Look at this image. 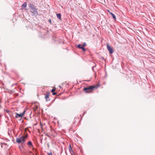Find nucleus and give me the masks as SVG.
Masks as SVG:
<instances>
[{
	"instance_id": "f257e3e1",
	"label": "nucleus",
	"mask_w": 155,
	"mask_h": 155,
	"mask_svg": "<svg viewBox=\"0 0 155 155\" xmlns=\"http://www.w3.org/2000/svg\"><path fill=\"white\" fill-rule=\"evenodd\" d=\"M99 84H97L94 85L89 86L86 87H85L83 89V91L86 93H90L92 92L94 89H97L98 87H100Z\"/></svg>"
},
{
	"instance_id": "423d86ee",
	"label": "nucleus",
	"mask_w": 155,
	"mask_h": 155,
	"mask_svg": "<svg viewBox=\"0 0 155 155\" xmlns=\"http://www.w3.org/2000/svg\"><path fill=\"white\" fill-rule=\"evenodd\" d=\"M25 111H24L22 113L20 114H18V113H16V115H15V117L16 118H21V117H23L24 114H25Z\"/></svg>"
},
{
	"instance_id": "2eb2a0df",
	"label": "nucleus",
	"mask_w": 155,
	"mask_h": 155,
	"mask_svg": "<svg viewBox=\"0 0 155 155\" xmlns=\"http://www.w3.org/2000/svg\"><path fill=\"white\" fill-rule=\"evenodd\" d=\"M49 22L50 23H51V20L50 19L49 20Z\"/></svg>"
},
{
	"instance_id": "f8f14e48",
	"label": "nucleus",
	"mask_w": 155,
	"mask_h": 155,
	"mask_svg": "<svg viewBox=\"0 0 155 155\" xmlns=\"http://www.w3.org/2000/svg\"><path fill=\"white\" fill-rule=\"evenodd\" d=\"M56 15H57L58 18V19L61 20V14H57Z\"/></svg>"
},
{
	"instance_id": "39448f33",
	"label": "nucleus",
	"mask_w": 155,
	"mask_h": 155,
	"mask_svg": "<svg viewBox=\"0 0 155 155\" xmlns=\"http://www.w3.org/2000/svg\"><path fill=\"white\" fill-rule=\"evenodd\" d=\"M107 48L110 54H112L113 52V48L110 46L108 43L107 44Z\"/></svg>"
},
{
	"instance_id": "9b49d317",
	"label": "nucleus",
	"mask_w": 155,
	"mask_h": 155,
	"mask_svg": "<svg viewBox=\"0 0 155 155\" xmlns=\"http://www.w3.org/2000/svg\"><path fill=\"white\" fill-rule=\"evenodd\" d=\"M55 91V89L54 88L52 89L51 91V92L52 93V94L53 95H55L57 93L54 92V91Z\"/></svg>"
},
{
	"instance_id": "ddd939ff",
	"label": "nucleus",
	"mask_w": 155,
	"mask_h": 155,
	"mask_svg": "<svg viewBox=\"0 0 155 155\" xmlns=\"http://www.w3.org/2000/svg\"><path fill=\"white\" fill-rule=\"evenodd\" d=\"M86 45V44L85 43H84L83 45H82V46L84 47H85Z\"/></svg>"
},
{
	"instance_id": "9d476101",
	"label": "nucleus",
	"mask_w": 155,
	"mask_h": 155,
	"mask_svg": "<svg viewBox=\"0 0 155 155\" xmlns=\"http://www.w3.org/2000/svg\"><path fill=\"white\" fill-rule=\"evenodd\" d=\"M110 14L112 15V16L113 18H114V19L115 20H116V17L115 15L112 12L110 13Z\"/></svg>"
},
{
	"instance_id": "a211bd4d",
	"label": "nucleus",
	"mask_w": 155,
	"mask_h": 155,
	"mask_svg": "<svg viewBox=\"0 0 155 155\" xmlns=\"http://www.w3.org/2000/svg\"><path fill=\"white\" fill-rule=\"evenodd\" d=\"M33 155H34V154H33Z\"/></svg>"
},
{
	"instance_id": "f03ea898",
	"label": "nucleus",
	"mask_w": 155,
	"mask_h": 155,
	"mask_svg": "<svg viewBox=\"0 0 155 155\" xmlns=\"http://www.w3.org/2000/svg\"><path fill=\"white\" fill-rule=\"evenodd\" d=\"M27 136H22L19 138H17L16 141L18 143H23L25 141V139L27 138Z\"/></svg>"
},
{
	"instance_id": "dca6fc26",
	"label": "nucleus",
	"mask_w": 155,
	"mask_h": 155,
	"mask_svg": "<svg viewBox=\"0 0 155 155\" xmlns=\"http://www.w3.org/2000/svg\"><path fill=\"white\" fill-rule=\"evenodd\" d=\"M107 11H108V12H109L110 14V13H111V12H110L109 10H107Z\"/></svg>"
},
{
	"instance_id": "6e6552de",
	"label": "nucleus",
	"mask_w": 155,
	"mask_h": 155,
	"mask_svg": "<svg viewBox=\"0 0 155 155\" xmlns=\"http://www.w3.org/2000/svg\"><path fill=\"white\" fill-rule=\"evenodd\" d=\"M27 6V3L26 2H25L21 6V8L22 9H24Z\"/></svg>"
},
{
	"instance_id": "4468645a",
	"label": "nucleus",
	"mask_w": 155,
	"mask_h": 155,
	"mask_svg": "<svg viewBox=\"0 0 155 155\" xmlns=\"http://www.w3.org/2000/svg\"><path fill=\"white\" fill-rule=\"evenodd\" d=\"M69 147H70L69 150L70 151L71 150H72V149L71 148V145H69Z\"/></svg>"
},
{
	"instance_id": "1a4fd4ad",
	"label": "nucleus",
	"mask_w": 155,
	"mask_h": 155,
	"mask_svg": "<svg viewBox=\"0 0 155 155\" xmlns=\"http://www.w3.org/2000/svg\"><path fill=\"white\" fill-rule=\"evenodd\" d=\"M28 145L30 147H33L32 142L31 141H29L28 143Z\"/></svg>"
},
{
	"instance_id": "0eeeda50",
	"label": "nucleus",
	"mask_w": 155,
	"mask_h": 155,
	"mask_svg": "<svg viewBox=\"0 0 155 155\" xmlns=\"http://www.w3.org/2000/svg\"><path fill=\"white\" fill-rule=\"evenodd\" d=\"M77 47L83 50V51L84 52L85 51H86L85 49L82 46H81V45H77Z\"/></svg>"
},
{
	"instance_id": "7ed1b4c3",
	"label": "nucleus",
	"mask_w": 155,
	"mask_h": 155,
	"mask_svg": "<svg viewBox=\"0 0 155 155\" xmlns=\"http://www.w3.org/2000/svg\"><path fill=\"white\" fill-rule=\"evenodd\" d=\"M29 7L31 9V12L34 14L37 13V9L35 8V7L33 4H30L29 5Z\"/></svg>"
},
{
	"instance_id": "f3484780",
	"label": "nucleus",
	"mask_w": 155,
	"mask_h": 155,
	"mask_svg": "<svg viewBox=\"0 0 155 155\" xmlns=\"http://www.w3.org/2000/svg\"><path fill=\"white\" fill-rule=\"evenodd\" d=\"M49 155H52L51 153H49Z\"/></svg>"
},
{
	"instance_id": "20e7f679",
	"label": "nucleus",
	"mask_w": 155,
	"mask_h": 155,
	"mask_svg": "<svg viewBox=\"0 0 155 155\" xmlns=\"http://www.w3.org/2000/svg\"><path fill=\"white\" fill-rule=\"evenodd\" d=\"M50 93V92L48 91L46 92L45 94V98L47 101H49L50 100L49 98V95Z\"/></svg>"
}]
</instances>
